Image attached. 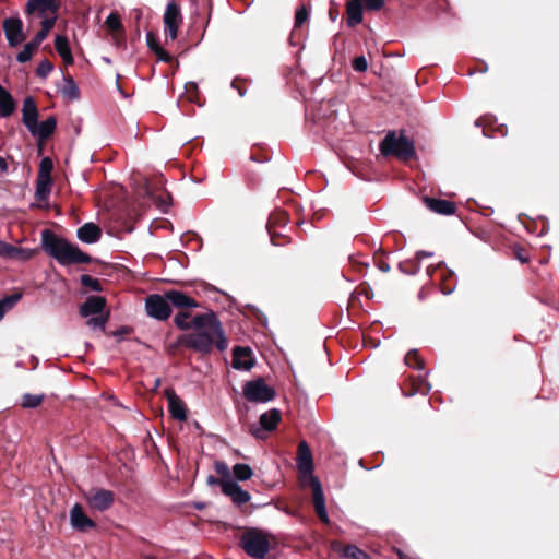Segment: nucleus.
<instances>
[{"mask_svg": "<svg viewBox=\"0 0 559 559\" xmlns=\"http://www.w3.org/2000/svg\"><path fill=\"white\" fill-rule=\"evenodd\" d=\"M2 28L10 47H17L26 39V35L23 32V22L19 17L4 19Z\"/></svg>", "mask_w": 559, "mask_h": 559, "instance_id": "10", "label": "nucleus"}, {"mask_svg": "<svg viewBox=\"0 0 559 559\" xmlns=\"http://www.w3.org/2000/svg\"><path fill=\"white\" fill-rule=\"evenodd\" d=\"M146 194L154 199L155 202L158 204V206H164V205H167L168 202L166 199H164L163 197H158L156 198L155 194H154V191L152 190V188L150 186L146 187Z\"/></svg>", "mask_w": 559, "mask_h": 559, "instance_id": "54", "label": "nucleus"}, {"mask_svg": "<svg viewBox=\"0 0 559 559\" xmlns=\"http://www.w3.org/2000/svg\"><path fill=\"white\" fill-rule=\"evenodd\" d=\"M297 466L304 476H313V459L311 450L306 441H300L297 448Z\"/></svg>", "mask_w": 559, "mask_h": 559, "instance_id": "15", "label": "nucleus"}, {"mask_svg": "<svg viewBox=\"0 0 559 559\" xmlns=\"http://www.w3.org/2000/svg\"><path fill=\"white\" fill-rule=\"evenodd\" d=\"M23 297L22 292H15L4 298L0 299V304L4 307L7 311L12 309Z\"/></svg>", "mask_w": 559, "mask_h": 559, "instance_id": "41", "label": "nucleus"}, {"mask_svg": "<svg viewBox=\"0 0 559 559\" xmlns=\"http://www.w3.org/2000/svg\"><path fill=\"white\" fill-rule=\"evenodd\" d=\"M239 546L253 559H265L270 550V535L257 527H247L239 538Z\"/></svg>", "mask_w": 559, "mask_h": 559, "instance_id": "3", "label": "nucleus"}, {"mask_svg": "<svg viewBox=\"0 0 559 559\" xmlns=\"http://www.w3.org/2000/svg\"><path fill=\"white\" fill-rule=\"evenodd\" d=\"M231 365L237 370H250L254 365L252 350L249 347L236 346L233 349Z\"/></svg>", "mask_w": 559, "mask_h": 559, "instance_id": "19", "label": "nucleus"}, {"mask_svg": "<svg viewBox=\"0 0 559 559\" xmlns=\"http://www.w3.org/2000/svg\"><path fill=\"white\" fill-rule=\"evenodd\" d=\"M52 179L38 178L36 179L35 198L37 201H45L48 199L51 191Z\"/></svg>", "mask_w": 559, "mask_h": 559, "instance_id": "29", "label": "nucleus"}, {"mask_svg": "<svg viewBox=\"0 0 559 559\" xmlns=\"http://www.w3.org/2000/svg\"><path fill=\"white\" fill-rule=\"evenodd\" d=\"M24 250L13 245L0 240V257L2 258H22L28 259L29 254L23 255Z\"/></svg>", "mask_w": 559, "mask_h": 559, "instance_id": "30", "label": "nucleus"}, {"mask_svg": "<svg viewBox=\"0 0 559 559\" xmlns=\"http://www.w3.org/2000/svg\"><path fill=\"white\" fill-rule=\"evenodd\" d=\"M267 233L270 235L271 243L273 246L283 247V246L290 243V241H292V239L288 236L277 233L275 230L267 231Z\"/></svg>", "mask_w": 559, "mask_h": 559, "instance_id": "43", "label": "nucleus"}, {"mask_svg": "<svg viewBox=\"0 0 559 559\" xmlns=\"http://www.w3.org/2000/svg\"><path fill=\"white\" fill-rule=\"evenodd\" d=\"M432 254H433L432 252L421 250V251H417L415 257L420 262L421 259L432 257Z\"/></svg>", "mask_w": 559, "mask_h": 559, "instance_id": "58", "label": "nucleus"}, {"mask_svg": "<svg viewBox=\"0 0 559 559\" xmlns=\"http://www.w3.org/2000/svg\"><path fill=\"white\" fill-rule=\"evenodd\" d=\"M146 43H147V47L153 52L162 47L159 45V43H158L157 36L153 32H147V34H146Z\"/></svg>", "mask_w": 559, "mask_h": 559, "instance_id": "51", "label": "nucleus"}, {"mask_svg": "<svg viewBox=\"0 0 559 559\" xmlns=\"http://www.w3.org/2000/svg\"><path fill=\"white\" fill-rule=\"evenodd\" d=\"M222 492L228 496L231 501L240 507L250 501V493L243 490L235 480L233 479H222L221 480Z\"/></svg>", "mask_w": 559, "mask_h": 559, "instance_id": "14", "label": "nucleus"}, {"mask_svg": "<svg viewBox=\"0 0 559 559\" xmlns=\"http://www.w3.org/2000/svg\"><path fill=\"white\" fill-rule=\"evenodd\" d=\"M191 308L178 310L174 324L181 331L194 329V332L180 335L178 343L202 355H209L213 348L224 352L228 346L222 322L213 310L192 317Z\"/></svg>", "mask_w": 559, "mask_h": 559, "instance_id": "1", "label": "nucleus"}, {"mask_svg": "<svg viewBox=\"0 0 559 559\" xmlns=\"http://www.w3.org/2000/svg\"><path fill=\"white\" fill-rule=\"evenodd\" d=\"M70 524L75 531L82 533L97 526L96 522L86 515L80 503H75L70 510Z\"/></svg>", "mask_w": 559, "mask_h": 559, "instance_id": "13", "label": "nucleus"}, {"mask_svg": "<svg viewBox=\"0 0 559 559\" xmlns=\"http://www.w3.org/2000/svg\"><path fill=\"white\" fill-rule=\"evenodd\" d=\"M233 474L237 480L246 481L252 477L253 471L248 464L237 463L233 466Z\"/></svg>", "mask_w": 559, "mask_h": 559, "instance_id": "33", "label": "nucleus"}, {"mask_svg": "<svg viewBox=\"0 0 559 559\" xmlns=\"http://www.w3.org/2000/svg\"><path fill=\"white\" fill-rule=\"evenodd\" d=\"M78 238L85 243H95L102 237V229L94 223H85L78 229Z\"/></svg>", "mask_w": 559, "mask_h": 559, "instance_id": "25", "label": "nucleus"}, {"mask_svg": "<svg viewBox=\"0 0 559 559\" xmlns=\"http://www.w3.org/2000/svg\"><path fill=\"white\" fill-rule=\"evenodd\" d=\"M289 221L288 214L285 211L278 210L274 211L270 214L267 223H266V229L267 231L275 230L274 228L277 226H285Z\"/></svg>", "mask_w": 559, "mask_h": 559, "instance_id": "28", "label": "nucleus"}, {"mask_svg": "<svg viewBox=\"0 0 559 559\" xmlns=\"http://www.w3.org/2000/svg\"><path fill=\"white\" fill-rule=\"evenodd\" d=\"M52 169H53V162H52V159L50 157H44L40 160L37 177L38 178L52 179L51 178Z\"/></svg>", "mask_w": 559, "mask_h": 559, "instance_id": "39", "label": "nucleus"}, {"mask_svg": "<svg viewBox=\"0 0 559 559\" xmlns=\"http://www.w3.org/2000/svg\"><path fill=\"white\" fill-rule=\"evenodd\" d=\"M513 257L521 263H527L530 261L528 251L522 246H514L512 248Z\"/></svg>", "mask_w": 559, "mask_h": 559, "instance_id": "47", "label": "nucleus"}, {"mask_svg": "<svg viewBox=\"0 0 559 559\" xmlns=\"http://www.w3.org/2000/svg\"><path fill=\"white\" fill-rule=\"evenodd\" d=\"M247 80L241 78H235L231 82V87L237 90L239 96L243 97L247 93Z\"/></svg>", "mask_w": 559, "mask_h": 559, "instance_id": "48", "label": "nucleus"}, {"mask_svg": "<svg viewBox=\"0 0 559 559\" xmlns=\"http://www.w3.org/2000/svg\"><path fill=\"white\" fill-rule=\"evenodd\" d=\"M55 25L56 22H53L52 17L49 20L46 19L45 21H40L41 28L35 34L32 40L40 46V44L48 37Z\"/></svg>", "mask_w": 559, "mask_h": 559, "instance_id": "31", "label": "nucleus"}, {"mask_svg": "<svg viewBox=\"0 0 559 559\" xmlns=\"http://www.w3.org/2000/svg\"><path fill=\"white\" fill-rule=\"evenodd\" d=\"M105 25L112 34H122L124 32L120 15L117 12H111L107 16Z\"/></svg>", "mask_w": 559, "mask_h": 559, "instance_id": "34", "label": "nucleus"}, {"mask_svg": "<svg viewBox=\"0 0 559 559\" xmlns=\"http://www.w3.org/2000/svg\"><path fill=\"white\" fill-rule=\"evenodd\" d=\"M377 266L383 273H388L390 271V269H391L389 263L386 261L382 260V259H379L377 261Z\"/></svg>", "mask_w": 559, "mask_h": 559, "instance_id": "55", "label": "nucleus"}, {"mask_svg": "<svg viewBox=\"0 0 559 559\" xmlns=\"http://www.w3.org/2000/svg\"><path fill=\"white\" fill-rule=\"evenodd\" d=\"M0 170L2 173H7L8 171V163H7V160L3 157H0Z\"/></svg>", "mask_w": 559, "mask_h": 559, "instance_id": "62", "label": "nucleus"}, {"mask_svg": "<svg viewBox=\"0 0 559 559\" xmlns=\"http://www.w3.org/2000/svg\"><path fill=\"white\" fill-rule=\"evenodd\" d=\"M346 24L354 28L364 21V7L359 0H348L345 5Z\"/></svg>", "mask_w": 559, "mask_h": 559, "instance_id": "22", "label": "nucleus"}, {"mask_svg": "<svg viewBox=\"0 0 559 559\" xmlns=\"http://www.w3.org/2000/svg\"><path fill=\"white\" fill-rule=\"evenodd\" d=\"M221 480H222V479H218V478H216V477H215V476H213V475H210V476L207 477V484H209V485H217V484H218V485H221Z\"/></svg>", "mask_w": 559, "mask_h": 559, "instance_id": "61", "label": "nucleus"}, {"mask_svg": "<svg viewBox=\"0 0 559 559\" xmlns=\"http://www.w3.org/2000/svg\"><path fill=\"white\" fill-rule=\"evenodd\" d=\"M45 143H46V142H38V141H37V151H38V155H41V154H43Z\"/></svg>", "mask_w": 559, "mask_h": 559, "instance_id": "63", "label": "nucleus"}, {"mask_svg": "<svg viewBox=\"0 0 559 559\" xmlns=\"http://www.w3.org/2000/svg\"><path fill=\"white\" fill-rule=\"evenodd\" d=\"M108 321V314L88 319L87 324L104 328Z\"/></svg>", "mask_w": 559, "mask_h": 559, "instance_id": "53", "label": "nucleus"}, {"mask_svg": "<svg viewBox=\"0 0 559 559\" xmlns=\"http://www.w3.org/2000/svg\"><path fill=\"white\" fill-rule=\"evenodd\" d=\"M107 305L106 298L103 296H90L80 306V314L87 318L93 314H99L104 311Z\"/></svg>", "mask_w": 559, "mask_h": 559, "instance_id": "23", "label": "nucleus"}, {"mask_svg": "<svg viewBox=\"0 0 559 559\" xmlns=\"http://www.w3.org/2000/svg\"><path fill=\"white\" fill-rule=\"evenodd\" d=\"M282 419V413L277 408H272L260 416V427L251 425L249 431L255 438H263L262 431H273L277 428Z\"/></svg>", "mask_w": 559, "mask_h": 559, "instance_id": "11", "label": "nucleus"}, {"mask_svg": "<svg viewBox=\"0 0 559 559\" xmlns=\"http://www.w3.org/2000/svg\"><path fill=\"white\" fill-rule=\"evenodd\" d=\"M88 507L95 511L109 510L115 502V493L104 488H92L85 493Z\"/></svg>", "mask_w": 559, "mask_h": 559, "instance_id": "9", "label": "nucleus"}, {"mask_svg": "<svg viewBox=\"0 0 559 559\" xmlns=\"http://www.w3.org/2000/svg\"><path fill=\"white\" fill-rule=\"evenodd\" d=\"M404 362L408 367L415 368L418 370L424 369V366H425L424 359L419 356L417 349L408 350L404 357Z\"/></svg>", "mask_w": 559, "mask_h": 559, "instance_id": "35", "label": "nucleus"}, {"mask_svg": "<svg viewBox=\"0 0 559 559\" xmlns=\"http://www.w3.org/2000/svg\"><path fill=\"white\" fill-rule=\"evenodd\" d=\"M63 85L59 88V92L68 100H76L80 98L81 93L74 79L68 73L63 72Z\"/></svg>", "mask_w": 559, "mask_h": 559, "instance_id": "26", "label": "nucleus"}, {"mask_svg": "<svg viewBox=\"0 0 559 559\" xmlns=\"http://www.w3.org/2000/svg\"><path fill=\"white\" fill-rule=\"evenodd\" d=\"M352 66L357 72H365L368 69V62L364 56L355 57Z\"/></svg>", "mask_w": 559, "mask_h": 559, "instance_id": "49", "label": "nucleus"}, {"mask_svg": "<svg viewBox=\"0 0 559 559\" xmlns=\"http://www.w3.org/2000/svg\"><path fill=\"white\" fill-rule=\"evenodd\" d=\"M60 57L62 58L63 62H64L67 66H71V64H73V62H74V58H73V56H72V52H71V51H70V52H68V53H66V55H62V56H60Z\"/></svg>", "mask_w": 559, "mask_h": 559, "instance_id": "57", "label": "nucleus"}, {"mask_svg": "<svg viewBox=\"0 0 559 559\" xmlns=\"http://www.w3.org/2000/svg\"><path fill=\"white\" fill-rule=\"evenodd\" d=\"M41 248L46 254L53 258L61 265L92 262V258L83 252L76 245L71 243L50 229H44L41 231Z\"/></svg>", "mask_w": 559, "mask_h": 559, "instance_id": "2", "label": "nucleus"}, {"mask_svg": "<svg viewBox=\"0 0 559 559\" xmlns=\"http://www.w3.org/2000/svg\"><path fill=\"white\" fill-rule=\"evenodd\" d=\"M380 152L383 156H394L403 162L416 155L414 142L404 134L397 136L394 131L389 132L381 141Z\"/></svg>", "mask_w": 559, "mask_h": 559, "instance_id": "4", "label": "nucleus"}, {"mask_svg": "<svg viewBox=\"0 0 559 559\" xmlns=\"http://www.w3.org/2000/svg\"><path fill=\"white\" fill-rule=\"evenodd\" d=\"M55 48L59 56L66 55L71 51L69 40L63 35H57L55 38Z\"/></svg>", "mask_w": 559, "mask_h": 559, "instance_id": "42", "label": "nucleus"}, {"mask_svg": "<svg viewBox=\"0 0 559 559\" xmlns=\"http://www.w3.org/2000/svg\"><path fill=\"white\" fill-rule=\"evenodd\" d=\"M163 22L166 41L168 39L171 41L176 40L178 37V28L182 23V15L179 4H177L175 1H171L167 4L163 16Z\"/></svg>", "mask_w": 559, "mask_h": 559, "instance_id": "8", "label": "nucleus"}, {"mask_svg": "<svg viewBox=\"0 0 559 559\" xmlns=\"http://www.w3.org/2000/svg\"><path fill=\"white\" fill-rule=\"evenodd\" d=\"M165 396L168 402V411L177 420H187V406L185 402L176 394L175 390L168 388L165 390Z\"/></svg>", "mask_w": 559, "mask_h": 559, "instance_id": "17", "label": "nucleus"}, {"mask_svg": "<svg viewBox=\"0 0 559 559\" xmlns=\"http://www.w3.org/2000/svg\"><path fill=\"white\" fill-rule=\"evenodd\" d=\"M215 472L222 477V479H230L229 478V468L226 463L222 461L215 462Z\"/></svg>", "mask_w": 559, "mask_h": 559, "instance_id": "50", "label": "nucleus"}, {"mask_svg": "<svg viewBox=\"0 0 559 559\" xmlns=\"http://www.w3.org/2000/svg\"><path fill=\"white\" fill-rule=\"evenodd\" d=\"M81 284L90 288L94 292H100L102 290V284L98 280L92 277L91 275L84 274L81 276Z\"/></svg>", "mask_w": 559, "mask_h": 559, "instance_id": "44", "label": "nucleus"}, {"mask_svg": "<svg viewBox=\"0 0 559 559\" xmlns=\"http://www.w3.org/2000/svg\"><path fill=\"white\" fill-rule=\"evenodd\" d=\"M338 16V10L336 8L329 9V17L334 22Z\"/></svg>", "mask_w": 559, "mask_h": 559, "instance_id": "59", "label": "nucleus"}, {"mask_svg": "<svg viewBox=\"0 0 559 559\" xmlns=\"http://www.w3.org/2000/svg\"><path fill=\"white\" fill-rule=\"evenodd\" d=\"M342 556L347 559H372L365 550L356 545H346L342 548Z\"/></svg>", "mask_w": 559, "mask_h": 559, "instance_id": "32", "label": "nucleus"}, {"mask_svg": "<svg viewBox=\"0 0 559 559\" xmlns=\"http://www.w3.org/2000/svg\"><path fill=\"white\" fill-rule=\"evenodd\" d=\"M397 266L402 273L407 275H415L420 269V263L415 257L414 259L400 262Z\"/></svg>", "mask_w": 559, "mask_h": 559, "instance_id": "37", "label": "nucleus"}, {"mask_svg": "<svg viewBox=\"0 0 559 559\" xmlns=\"http://www.w3.org/2000/svg\"><path fill=\"white\" fill-rule=\"evenodd\" d=\"M15 110V102L12 95L0 84V115L9 117Z\"/></svg>", "mask_w": 559, "mask_h": 559, "instance_id": "27", "label": "nucleus"}, {"mask_svg": "<svg viewBox=\"0 0 559 559\" xmlns=\"http://www.w3.org/2000/svg\"><path fill=\"white\" fill-rule=\"evenodd\" d=\"M60 8V0H27L24 13L29 25H32L35 20L45 21L51 17L53 22H57Z\"/></svg>", "mask_w": 559, "mask_h": 559, "instance_id": "5", "label": "nucleus"}, {"mask_svg": "<svg viewBox=\"0 0 559 559\" xmlns=\"http://www.w3.org/2000/svg\"><path fill=\"white\" fill-rule=\"evenodd\" d=\"M132 329L129 328V326H121L119 328L116 332H115V335L116 336H124V335H129L131 333Z\"/></svg>", "mask_w": 559, "mask_h": 559, "instance_id": "56", "label": "nucleus"}, {"mask_svg": "<svg viewBox=\"0 0 559 559\" xmlns=\"http://www.w3.org/2000/svg\"><path fill=\"white\" fill-rule=\"evenodd\" d=\"M155 56L159 61L171 63L174 61V57L166 51L163 47L158 48L156 51H154Z\"/></svg>", "mask_w": 559, "mask_h": 559, "instance_id": "52", "label": "nucleus"}, {"mask_svg": "<svg viewBox=\"0 0 559 559\" xmlns=\"http://www.w3.org/2000/svg\"><path fill=\"white\" fill-rule=\"evenodd\" d=\"M52 69L53 64L48 59H45L37 66L36 75L45 79L52 71Z\"/></svg>", "mask_w": 559, "mask_h": 559, "instance_id": "46", "label": "nucleus"}, {"mask_svg": "<svg viewBox=\"0 0 559 559\" xmlns=\"http://www.w3.org/2000/svg\"><path fill=\"white\" fill-rule=\"evenodd\" d=\"M38 48H39V46L36 43H34L33 40L25 44L23 50L16 55L17 62L25 63V62L29 61Z\"/></svg>", "mask_w": 559, "mask_h": 559, "instance_id": "36", "label": "nucleus"}, {"mask_svg": "<svg viewBox=\"0 0 559 559\" xmlns=\"http://www.w3.org/2000/svg\"><path fill=\"white\" fill-rule=\"evenodd\" d=\"M44 399V394L26 393L22 396L21 406L23 408H36L43 403Z\"/></svg>", "mask_w": 559, "mask_h": 559, "instance_id": "38", "label": "nucleus"}, {"mask_svg": "<svg viewBox=\"0 0 559 559\" xmlns=\"http://www.w3.org/2000/svg\"><path fill=\"white\" fill-rule=\"evenodd\" d=\"M404 396H413L417 393L427 395L431 389L430 384L423 378L408 377L403 385H400Z\"/></svg>", "mask_w": 559, "mask_h": 559, "instance_id": "20", "label": "nucleus"}, {"mask_svg": "<svg viewBox=\"0 0 559 559\" xmlns=\"http://www.w3.org/2000/svg\"><path fill=\"white\" fill-rule=\"evenodd\" d=\"M275 390L263 378L248 381L243 386V396L253 403L270 402L275 397Z\"/></svg>", "mask_w": 559, "mask_h": 559, "instance_id": "6", "label": "nucleus"}, {"mask_svg": "<svg viewBox=\"0 0 559 559\" xmlns=\"http://www.w3.org/2000/svg\"><path fill=\"white\" fill-rule=\"evenodd\" d=\"M38 121V109L35 99L27 96L23 102L22 122L29 130Z\"/></svg>", "mask_w": 559, "mask_h": 559, "instance_id": "24", "label": "nucleus"}, {"mask_svg": "<svg viewBox=\"0 0 559 559\" xmlns=\"http://www.w3.org/2000/svg\"><path fill=\"white\" fill-rule=\"evenodd\" d=\"M251 159L254 160V162H258V163H263V162H266L269 159V157L266 155H254V154H251Z\"/></svg>", "mask_w": 559, "mask_h": 559, "instance_id": "60", "label": "nucleus"}, {"mask_svg": "<svg viewBox=\"0 0 559 559\" xmlns=\"http://www.w3.org/2000/svg\"><path fill=\"white\" fill-rule=\"evenodd\" d=\"M309 20V10L305 4L300 5L295 13L294 27H301Z\"/></svg>", "mask_w": 559, "mask_h": 559, "instance_id": "40", "label": "nucleus"}, {"mask_svg": "<svg viewBox=\"0 0 559 559\" xmlns=\"http://www.w3.org/2000/svg\"><path fill=\"white\" fill-rule=\"evenodd\" d=\"M309 485L312 490V503L314 511L321 522L328 524L330 522L325 508V498L320 480L316 476L309 478Z\"/></svg>", "mask_w": 559, "mask_h": 559, "instance_id": "12", "label": "nucleus"}, {"mask_svg": "<svg viewBox=\"0 0 559 559\" xmlns=\"http://www.w3.org/2000/svg\"><path fill=\"white\" fill-rule=\"evenodd\" d=\"M56 128L57 118L49 116L40 123L37 121L35 127H32L28 131L33 136L37 138L38 142H46L55 133Z\"/></svg>", "mask_w": 559, "mask_h": 559, "instance_id": "18", "label": "nucleus"}, {"mask_svg": "<svg viewBox=\"0 0 559 559\" xmlns=\"http://www.w3.org/2000/svg\"><path fill=\"white\" fill-rule=\"evenodd\" d=\"M423 202L431 212L437 214L452 215L456 211L455 203L449 200L424 197Z\"/></svg>", "mask_w": 559, "mask_h": 559, "instance_id": "21", "label": "nucleus"}, {"mask_svg": "<svg viewBox=\"0 0 559 559\" xmlns=\"http://www.w3.org/2000/svg\"><path fill=\"white\" fill-rule=\"evenodd\" d=\"M145 310L148 317L158 321H166L173 312L165 293L148 295L145 299Z\"/></svg>", "mask_w": 559, "mask_h": 559, "instance_id": "7", "label": "nucleus"}, {"mask_svg": "<svg viewBox=\"0 0 559 559\" xmlns=\"http://www.w3.org/2000/svg\"><path fill=\"white\" fill-rule=\"evenodd\" d=\"M359 1L362 4L364 10H367L370 12L380 11L385 4V0H359Z\"/></svg>", "mask_w": 559, "mask_h": 559, "instance_id": "45", "label": "nucleus"}, {"mask_svg": "<svg viewBox=\"0 0 559 559\" xmlns=\"http://www.w3.org/2000/svg\"><path fill=\"white\" fill-rule=\"evenodd\" d=\"M7 313V310L4 309V307L0 304V320L4 317V314Z\"/></svg>", "mask_w": 559, "mask_h": 559, "instance_id": "64", "label": "nucleus"}, {"mask_svg": "<svg viewBox=\"0 0 559 559\" xmlns=\"http://www.w3.org/2000/svg\"><path fill=\"white\" fill-rule=\"evenodd\" d=\"M165 294L170 307H174L177 310L200 307V304L194 298L182 290L168 289L165 290Z\"/></svg>", "mask_w": 559, "mask_h": 559, "instance_id": "16", "label": "nucleus"}]
</instances>
